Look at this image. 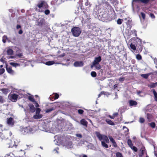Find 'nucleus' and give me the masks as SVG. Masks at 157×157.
Wrapping results in <instances>:
<instances>
[{
	"instance_id": "39",
	"label": "nucleus",
	"mask_w": 157,
	"mask_h": 157,
	"mask_svg": "<svg viewBox=\"0 0 157 157\" xmlns=\"http://www.w3.org/2000/svg\"><path fill=\"white\" fill-rule=\"evenodd\" d=\"M5 101L3 97L1 96H0V103H3Z\"/></svg>"
},
{
	"instance_id": "2",
	"label": "nucleus",
	"mask_w": 157,
	"mask_h": 157,
	"mask_svg": "<svg viewBox=\"0 0 157 157\" xmlns=\"http://www.w3.org/2000/svg\"><path fill=\"white\" fill-rule=\"evenodd\" d=\"M100 6L102 9L101 11L109 13L112 9V7L108 2L101 4Z\"/></svg>"
},
{
	"instance_id": "61",
	"label": "nucleus",
	"mask_w": 157,
	"mask_h": 157,
	"mask_svg": "<svg viewBox=\"0 0 157 157\" xmlns=\"http://www.w3.org/2000/svg\"><path fill=\"white\" fill-rule=\"evenodd\" d=\"M76 136L78 137L81 138L82 137V136L81 134H77Z\"/></svg>"
},
{
	"instance_id": "33",
	"label": "nucleus",
	"mask_w": 157,
	"mask_h": 157,
	"mask_svg": "<svg viewBox=\"0 0 157 157\" xmlns=\"http://www.w3.org/2000/svg\"><path fill=\"white\" fill-rule=\"evenodd\" d=\"M10 64L12 66L14 67H16L17 66H18L20 65L19 64L17 63H13V62H11L10 63Z\"/></svg>"
},
{
	"instance_id": "58",
	"label": "nucleus",
	"mask_w": 157,
	"mask_h": 157,
	"mask_svg": "<svg viewBox=\"0 0 157 157\" xmlns=\"http://www.w3.org/2000/svg\"><path fill=\"white\" fill-rule=\"evenodd\" d=\"M34 102L35 103V106L37 108H38V107H39V105L36 102V101H35V102Z\"/></svg>"
},
{
	"instance_id": "32",
	"label": "nucleus",
	"mask_w": 157,
	"mask_h": 157,
	"mask_svg": "<svg viewBox=\"0 0 157 157\" xmlns=\"http://www.w3.org/2000/svg\"><path fill=\"white\" fill-rule=\"evenodd\" d=\"M28 99L30 100V101L32 102H35V100L33 97L32 96H29L28 97Z\"/></svg>"
},
{
	"instance_id": "53",
	"label": "nucleus",
	"mask_w": 157,
	"mask_h": 157,
	"mask_svg": "<svg viewBox=\"0 0 157 157\" xmlns=\"http://www.w3.org/2000/svg\"><path fill=\"white\" fill-rule=\"evenodd\" d=\"M124 80V78L123 77H121L119 78V81L120 82L123 81Z\"/></svg>"
},
{
	"instance_id": "10",
	"label": "nucleus",
	"mask_w": 157,
	"mask_h": 157,
	"mask_svg": "<svg viewBox=\"0 0 157 157\" xmlns=\"http://www.w3.org/2000/svg\"><path fill=\"white\" fill-rule=\"evenodd\" d=\"M6 53L8 55H11L8 57V59H13L14 58V56H12L13 54V51L12 49L10 48L7 49L6 51Z\"/></svg>"
},
{
	"instance_id": "30",
	"label": "nucleus",
	"mask_w": 157,
	"mask_h": 157,
	"mask_svg": "<svg viewBox=\"0 0 157 157\" xmlns=\"http://www.w3.org/2000/svg\"><path fill=\"white\" fill-rule=\"evenodd\" d=\"M127 144L130 147L133 145L132 141L130 139L128 140Z\"/></svg>"
},
{
	"instance_id": "60",
	"label": "nucleus",
	"mask_w": 157,
	"mask_h": 157,
	"mask_svg": "<svg viewBox=\"0 0 157 157\" xmlns=\"http://www.w3.org/2000/svg\"><path fill=\"white\" fill-rule=\"evenodd\" d=\"M111 1V3L113 4H114L117 2V0H109Z\"/></svg>"
},
{
	"instance_id": "4",
	"label": "nucleus",
	"mask_w": 157,
	"mask_h": 157,
	"mask_svg": "<svg viewBox=\"0 0 157 157\" xmlns=\"http://www.w3.org/2000/svg\"><path fill=\"white\" fill-rule=\"evenodd\" d=\"M37 6L40 9L42 7H44L45 9H48L49 7L47 3L45 1L43 0L40 1L37 4Z\"/></svg>"
},
{
	"instance_id": "24",
	"label": "nucleus",
	"mask_w": 157,
	"mask_h": 157,
	"mask_svg": "<svg viewBox=\"0 0 157 157\" xmlns=\"http://www.w3.org/2000/svg\"><path fill=\"white\" fill-rule=\"evenodd\" d=\"M147 118L148 120L149 121H151L152 120L153 118V116L150 113H147Z\"/></svg>"
},
{
	"instance_id": "27",
	"label": "nucleus",
	"mask_w": 157,
	"mask_h": 157,
	"mask_svg": "<svg viewBox=\"0 0 157 157\" xmlns=\"http://www.w3.org/2000/svg\"><path fill=\"white\" fill-rule=\"evenodd\" d=\"M150 75V73H148L147 74H142L141 75V76L145 79H147L148 78V76Z\"/></svg>"
},
{
	"instance_id": "19",
	"label": "nucleus",
	"mask_w": 157,
	"mask_h": 157,
	"mask_svg": "<svg viewBox=\"0 0 157 157\" xmlns=\"http://www.w3.org/2000/svg\"><path fill=\"white\" fill-rule=\"evenodd\" d=\"M30 111L32 113H34L35 111V108L34 105L32 104H29Z\"/></svg>"
},
{
	"instance_id": "3",
	"label": "nucleus",
	"mask_w": 157,
	"mask_h": 157,
	"mask_svg": "<svg viewBox=\"0 0 157 157\" xmlns=\"http://www.w3.org/2000/svg\"><path fill=\"white\" fill-rule=\"evenodd\" d=\"M71 32L73 36L78 37L81 33V30L79 28L75 27L72 29Z\"/></svg>"
},
{
	"instance_id": "56",
	"label": "nucleus",
	"mask_w": 157,
	"mask_h": 157,
	"mask_svg": "<svg viewBox=\"0 0 157 157\" xmlns=\"http://www.w3.org/2000/svg\"><path fill=\"white\" fill-rule=\"evenodd\" d=\"M118 115V113H114L113 114V116L114 118H115L116 117H117Z\"/></svg>"
},
{
	"instance_id": "51",
	"label": "nucleus",
	"mask_w": 157,
	"mask_h": 157,
	"mask_svg": "<svg viewBox=\"0 0 157 157\" xmlns=\"http://www.w3.org/2000/svg\"><path fill=\"white\" fill-rule=\"evenodd\" d=\"M59 98V95L57 93H56L55 94L54 99L55 100H56V99H57Z\"/></svg>"
},
{
	"instance_id": "36",
	"label": "nucleus",
	"mask_w": 157,
	"mask_h": 157,
	"mask_svg": "<svg viewBox=\"0 0 157 157\" xmlns=\"http://www.w3.org/2000/svg\"><path fill=\"white\" fill-rule=\"evenodd\" d=\"M131 149L133 150L135 152H136L137 151L138 149L135 146H133V145L130 147Z\"/></svg>"
},
{
	"instance_id": "40",
	"label": "nucleus",
	"mask_w": 157,
	"mask_h": 157,
	"mask_svg": "<svg viewBox=\"0 0 157 157\" xmlns=\"http://www.w3.org/2000/svg\"><path fill=\"white\" fill-rule=\"evenodd\" d=\"M7 39V37L6 36H4L3 37L2 41L3 43H5L6 42V40Z\"/></svg>"
},
{
	"instance_id": "52",
	"label": "nucleus",
	"mask_w": 157,
	"mask_h": 157,
	"mask_svg": "<svg viewBox=\"0 0 157 157\" xmlns=\"http://www.w3.org/2000/svg\"><path fill=\"white\" fill-rule=\"evenodd\" d=\"M156 84L155 83H152L151 84L150 86V87L151 88H154L156 86Z\"/></svg>"
},
{
	"instance_id": "29",
	"label": "nucleus",
	"mask_w": 157,
	"mask_h": 157,
	"mask_svg": "<svg viewBox=\"0 0 157 157\" xmlns=\"http://www.w3.org/2000/svg\"><path fill=\"white\" fill-rule=\"evenodd\" d=\"M55 62L53 61H48L46 63V64L48 66L52 65Z\"/></svg>"
},
{
	"instance_id": "6",
	"label": "nucleus",
	"mask_w": 157,
	"mask_h": 157,
	"mask_svg": "<svg viewBox=\"0 0 157 157\" xmlns=\"http://www.w3.org/2000/svg\"><path fill=\"white\" fill-rule=\"evenodd\" d=\"M135 41L136 46L138 49L139 51L141 52L143 49V47L142 40L140 39H137Z\"/></svg>"
},
{
	"instance_id": "15",
	"label": "nucleus",
	"mask_w": 157,
	"mask_h": 157,
	"mask_svg": "<svg viewBox=\"0 0 157 157\" xmlns=\"http://www.w3.org/2000/svg\"><path fill=\"white\" fill-rule=\"evenodd\" d=\"M83 63L82 61H76L74 63V65L75 67H80L83 65Z\"/></svg>"
},
{
	"instance_id": "49",
	"label": "nucleus",
	"mask_w": 157,
	"mask_h": 157,
	"mask_svg": "<svg viewBox=\"0 0 157 157\" xmlns=\"http://www.w3.org/2000/svg\"><path fill=\"white\" fill-rule=\"evenodd\" d=\"M4 68H0V75L2 74L5 72Z\"/></svg>"
},
{
	"instance_id": "12",
	"label": "nucleus",
	"mask_w": 157,
	"mask_h": 157,
	"mask_svg": "<svg viewBox=\"0 0 157 157\" xmlns=\"http://www.w3.org/2000/svg\"><path fill=\"white\" fill-rule=\"evenodd\" d=\"M128 45H129V46H128V47L131 50L135 51L136 50V46L133 44L130 40L128 42Z\"/></svg>"
},
{
	"instance_id": "54",
	"label": "nucleus",
	"mask_w": 157,
	"mask_h": 157,
	"mask_svg": "<svg viewBox=\"0 0 157 157\" xmlns=\"http://www.w3.org/2000/svg\"><path fill=\"white\" fill-rule=\"evenodd\" d=\"M103 94H105V92L102 91L98 95V97H100L101 95H102Z\"/></svg>"
},
{
	"instance_id": "20",
	"label": "nucleus",
	"mask_w": 157,
	"mask_h": 157,
	"mask_svg": "<svg viewBox=\"0 0 157 157\" xmlns=\"http://www.w3.org/2000/svg\"><path fill=\"white\" fill-rule=\"evenodd\" d=\"M80 123L82 125L86 127L87 126L88 123L87 121L84 119H81L80 121Z\"/></svg>"
},
{
	"instance_id": "31",
	"label": "nucleus",
	"mask_w": 157,
	"mask_h": 157,
	"mask_svg": "<svg viewBox=\"0 0 157 157\" xmlns=\"http://www.w3.org/2000/svg\"><path fill=\"white\" fill-rule=\"evenodd\" d=\"M54 108L53 107L51 108L50 109H46L45 110V112L46 113H48L51 112V111L54 110Z\"/></svg>"
},
{
	"instance_id": "5",
	"label": "nucleus",
	"mask_w": 157,
	"mask_h": 157,
	"mask_svg": "<svg viewBox=\"0 0 157 157\" xmlns=\"http://www.w3.org/2000/svg\"><path fill=\"white\" fill-rule=\"evenodd\" d=\"M135 41L136 46L138 49L139 51L141 52L143 49V47L142 40L140 39H137Z\"/></svg>"
},
{
	"instance_id": "59",
	"label": "nucleus",
	"mask_w": 157,
	"mask_h": 157,
	"mask_svg": "<svg viewBox=\"0 0 157 157\" xmlns=\"http://www.w3.org/2000/svg\"><path fill=\"white\" fill-rule=\"evenodd\" d=\"M11 155H13V154L12 153H11H11H10L9 154H6V157H13L12 156H11Z\"/></svg>"
},
{
	"instance_id": "57",
	"label": "nucleus",
	"mask_w": 157,
	"mask_h": 157,
	"mask_svg": "<svg viewBox=\"0 0 157 157\" xmlns=\"http://www.w3.org/2000/svg\"><path fill=\"white\" fill-rule=\"evenodd\" d=\"M150 17L152 18H154L155 17L154 15L152 13H151L150 14Z\"/></svg>"
},
{
	"instance_id": "7",
	"label": "nucleus",
	"mask_w": 157,
	"mask_h": 157,
	"mask_svg": "<svg viewBox=\"0 0 157 157\" xmlns=\"http://www.w3.org/2000/svg\"><path fill=\"white\" fill-rule=\"evenodd\" d=\"M150 0H133L132 5L133 6L136 4H139L141 3L146 4L148 3Z\"/></svg>"
},
{
	"instance_id": "28",
	"label": "nucleus",
	"mask_w": 157,
	"mask_h": 157,
	"mask_svg": "<svg viewBox=\"0 0 157 157\" xmlns=\"http://www.w3.org/2000/svg\"><path fill=\"white\" fill-rule=\"evenodd\" d=\"M1 91L3 94H6L8 93V90L7 88H3L1 89Z\"/></svg>"
},
{
	"instance_id": "23",
	"label": "nucleus",
	"mask_w": 157,
	"mask_h": 157,
	"mask_svg": "<svg viewBox=\"0 0 157 157\" xmlns=\"http://www.w3.org/2000/svg\"><path fill=\"white\" fill-rule=\"evenodd\" d=\"M105 121L109 125L113 126L115 125L114 123L110 120L109 119H106L105 120Z\"/></svg>"
},
{
	"instance_id": "34",
	"label": "nucleus",
	"mask_w": 157,
	"mask_h": 157,
	"mask_svg": "<svg viewBox=\"0 0 157 157\" xmlns=\"http://www.w3.org/2000/svg\"><path fill=\"white\" fill-rule=\"evenodd\" d=\"M150 126L152 128H154L155 127V122H152L149 124Z\"/></svg>"
},
{
	"instance_id": "47",
	"label": "nucleus",
	"mask_w": 157,
	"mask_h": 157,
	"mask_svg": "<svg viewBox=\"0 0 157 157\" xmlns=\"http://www.w3.org/2000/svg\"><path fill=\"white\" fill-rule=\"evenodd\" d=\"M139 121L141 123H143L145 121V120H144V119L143 118L140 117V118Z\"/></svg>"
},
{
	"instance_id": "14",
	"label": "nucleus",
	"mask_w": 157,
	"mask_h": 157,
	"mask_svg": "<svg viewBox=\"0 0 157 157\" xmlns=\"http://www.w3.org/2000/svg\"><path fill=\"white\" fill-rule=\"evenodd\" d=\"M7 123L9 125H10L11 126H13L14 124L13 119L12 117L8 118L7 119Z\"/></svg>"
},
{
	"instance_id": "48",
	"label": "nucleus",
	"mask_w": 157,
	"mask_h": 157,
	"mask_svg": "<svg viewBox=\"0 0 157 157\" xmlns=\"http://www.w3.org/2000/svg\"><path fill=\"white\" fill-rule=\"evenodd\" d=\"M50 13V11L49 10H46L44 11V13L46 15H48Z\"/></svg>"
},
{
	"instance_id": "25",
	"label": "nucleus",
	"mask_w": 157,
	"mask_h": 157,
	"mask_svg": "<svg viewBox=\"0 0 157 157\" xmlns=\"http://www.w3.org/2000/svg\"><path fill=\"white\" fill-rule=\"evenodd\" d=\"M153 93L154 95V98L155 100L156 101H157V93L155 89L152 90Z\"/></svg>"
},
{
	"instance_id": "43",
	"label": "nucleus",
	"mask_w": 157,
	"mask_h": 157,
	"mask_svg": "<svg viewBox=\"0 0 157 157\" xmlns=\"http://www.w3.org/2000/svg\"><path fill=\"white\" fill-rule=\"evenodd\" d=\"M131 32L133 33L134 34V36H137V31L136 30H135V29L133 30H132V31Z\"/></svg>"
},
{
	"instance_id": "38",
	"label": "nucleus",
	"mask_w": 157,
	"mask_h": 157,
	"mask_svg": "<svg viewBox=\"0 0 157 157\" xmlns=\"http://www.w3.org/2000/svg\"><path fill=\"white\" fill-rule=\"evenodd\" d=\"M116 154L117 157H123L122 154L120 152H117Z\"/></svg>"
},
{
	"instance_id": "42",
	"label": "nucleus",
	"mask_w": 157,
	"mask_h": 157,
	"mask_svg": "<svg viewBox=\"0 0 157 157\" xmlns=\"http://www.w3.org/2000/svg\"><path fill=\"white\" fill-rule=\"evenodd\" d=\"M35 110L36 114H40L41 111V109L40 108H37L36 109H35Z\"/></svg>"
},
{
	"instance_id": "17",
	"label": "nucleus",
	"mask_w": 157,
	"mask_h": 157,
	"mask_svg": "<svg viewBox=\"0 0 157 157\" xmlns=\"http://www.w3.org/2000/svg\"><path fill=\"white\" fill-rule=\"evenodd\" d=\"M109 139L112 143L113 146L115 147H117V145L113 138L112 136H110L109 137Z\"/></svg>"
},
{
	"instance_id": "13",
	"label": "nucleus",
	"mask_w": 157,
	"mask_h": 157,
	"mask_svg": "<svg viewBox=\"0 0 157 157\" xmlns=\"http://www.w3.org/2000/svg\"><path fill=\"white\" fill-rule=\"evenodd\" d=\"M45 20L44 19L41 18L37 20V25L39 26H42L45 24Z\"/></svg>"
},
{
	"instance_id": "8",
	"label": "nucleus",
	"mask_w": 157,
	"mask_h": 157,
	"mask_svg": "<svg viewBox=\"0 0 157 157\" xmlns=\"http://www.w3.org/2000/svg\"><path fill=\"white\" fill-rule=\"evenodd\" d=\"M18 95L17 94H10L8 97L10 100L13 102H15L17 101Z\"/></svg>"
},
{
	"instance_id": "21",
	"label": "nucleus",
	"mask_w": 157,
	"mask_h": 157,
	"mask_svg": "<svg viewBox=\"0 0 157 157\" xmlns=\"http://www.w3.org/2000/svg\"><path fill=\"white\" fill-rule=\"evenodd\" d=\"M43 116L42 114H36L33 116V118L35 119H39L41 118Z\"/></svg>"
},
{
	"instance_id": "50",
	"label": "nucleus",
	"mask_w": 157,
	"mask_h": 157,
	"mask_svg": "<svg viewBox=\"0 0 157 157\" xmlns=\"http://www.w3.org/2000/svg\"><path fill=\"white\" fill-rule=\"evenodd\" d=\"M85 5L86 6H89V7H90L91 6V4L87 0L86 2L85 3Z\"/></svg>"
},
{
	"instance_id": "16",
	"label": "nucleus",
	"mask_w": 157,
	"mask_h": 157,
	"mask_svg": "<svg viewBox=\"0 0 157 157\" xmlns=\"http://www.w3.org/2000/svg\"><path fill=\"white\" fill-rule=\"evenodd\" d=\"M129 103V105L130 106H136L138 104L136 101L133 100H130Z\"/></svg>"
},
{
	"instance_id": "63",
	"label": "nucleus",
	"mask_w": 157,
	"mask_h": 157,
	"mask_svg": "<svg viewBox=\"0 0 157 157\" xmlns=\"http://www.w3.org/2000/svg\"><path fill=\"white\" fill-rule=\"evenodd\" d=\"M108 117L109 118H110L112 119H114V118L113 115V116H111L110 115H108Z\"/></svg>"
},
{
	"instance_id": "41",
	"label": "nucleus",
	"mask_w": 157,
	"mask_h": 157,
	"mask_svg": "<svg viewBox=\"0 0 157 157\" xmlns=\"http://www.w3.org/2000/svg\"><path fill=\"white\" fill-rule=\"evenodd\" d=\"M136 58L138 60L142 59V56L140 54H137L136 56Z\"/></svg>"
},
{
	"instance_id": "11",
	"label": "nucleus",
	"mask_w": 157,
	"mask_h": 157,
	"mask_svg": "<svg viewBox=\"0 0 157 157\" xmlns=\"http://www.w3.org/2000/svg\"><path fill=\"white\" fill-rule=\"evenodd\" d=\"M101 57L100 56L95 57L94 60L92 63V65L93 66H95L96 64H99V63L101 62Z\"/></svg>"
},
{
	"instance_id": "55",
	"label": "nucleus",
	"mask_w": 157,
	"mask_h": 157,
	"mask_svg": "<svg viewBox=\"0 0 157 157\" xmlns=\"http://www.w3.org/2000/svg\"><path fill=\"white\" fill-rule=\"evenodd\" d=\"M5 58H4L3 57H2L1 59H0V61L4 63L6 62V61L4 60Z\"/></svg>"
},
{
	"instance_id": "18",
	"label": "nucleus",
	"mask_w": 157,
	"mask_h": 157,
	"mask_svg": "<svg viewBox=\"0 0 157 157\" xmlns=\"http://www.w3.org/2000/svg\"><path fill=\"white\" fill-rule=\"evenodd\" d=\"M6 69L7 72L9 74L12 75H13L14 74V71L12 70L11 67H8L7 66L6 67Z\"/></svg>"
},
{
	"instance_id": "45",
	"label": "nucleus",
	"mask_w": 157,
	"mask_h": 157,
	"mask_svg": "<svg viewBox=\"0 0 157 157\" xmlns=\"http://www.w3.org/2000/svg\"><path fill=\"white\" fill-rule=\"evenodd\" d=\"M78 113L80 114H82L84 113V111L82 109H79L78 110Z\"/></svg>"
},
{
	"instance_id": "37",
	"label": "nucleus",
	"mask_w": 157,
	"mask_h": 157,
	"mask_svg": "<svg viewBox=\"0 0 157 157\" xmlns=\"http://www.w3.org/2000/svg\"><path fill=\"white\" fill-rule=\"evenodd\" d=\"M123 21L122 19L119 18L117 21V24L118 25H121L122 24V22Z\"/></svg>"
},
{
	"instance_id": "1",
	"label": "nucleus",
	"mask_w": 157,
	"mask_h": 157,
	"mask_svg": "<svg viewBox=\"0 0 157 157\" xmlns=\"http://www.w3.org/2000/svg\"><path fill=\"white\" fill-rule=\"evenodd\" d=\"M95 133L99 140L101 141L102 146L106 148H108V145L106 143H109V141L107 136L101 134L99 132H96Z\"/></svg>"
},
{
	"instance_id": "9",
	"label": "nucleus",
	"mask_w": 157,
	"mask_h": 157,
	"mask_svg": "<svg viewBox=\"0 0 157 157\" xmlns=\"http://www.w3.org/2000/svg\"><path fill=\"white\" fill-rule=\"evenodd\" d=\"M109 12L101 11L100 12V13L101 16V17L104 20H106L109 19Z\"/></svg>"
},
{
	"instance_id": "62",
	"label": "nucleus",
	"mask_w": 157,
	"mask_h": 157,
	"mask_svg": "<svg viewBox=\"0 0 157 157\" xmlns=\"http://www.w3.org/2000/svg\"><path fill=\"white\" fill-rule=\"evenodd\" d=\"M29 132H31L33 131L32 128L30 127L29 129H28Z\"/></svg>"
},
{
	"instance_id": "22",
	"label": "nucleus",
	"mask_w": 157,
	"mask_h": 157,
	"mask_svg": "<svg viewBox=\"0 0 157 157\" xmlns=\"http://www.w3.org/2000/svg\"><path fill=\"white\" fill-rule=\"evenodd\" d=\"M17 54L16 56L17 57H21L23 56V53L21 52V50L19 49L16 51Z\"/></svg>"
},
{
	"instance_id": "35",
	"label": "nucleus",
	"mask_w": 157,
	"mask_h": 157,
	"mask_svg": "<svg viewBox=\"0 0 157 157\" xmlns=\"http://www.w3.org/2000/svg\"><path fill=\"white\" fill-rule=\"evenodd\" d=\"M91 75L93 77H95L97 76L96 73L94 71H92L91 73Z\"/></svg>"
},
{
	"instance_id": "44",
	"label": "nucleus",
	"mask_w": 157,
	"mask_h": 157,
	"mask_svg": "<svg viewBox=\"0 0 157 157\" xmlns=\"http://www.w3.org/2000/svg\"><path fill=\"white\" fill-rule=\"evenodd\" d=\"M94 66L98 70H99L101 68V65L99 64H96Z\"/></svg>"
},
{
	"instance_id": "64",
	"label": "nucleus",
	"mask_w": 157,
	"mask_h": 157,
	"mask_svg": "<svg viewBox=\"0 0 157 157\" xmlns=\"http://www.w3.org/2000/svg\"><path fill=\"white\" fill-rule=\"evenodd\" d=\"M23 33V31L21 29H20L18 32V33L20 34H21Z\"/></svg>"
},
{
	"instance_id": "26",
	"label": "nucleus",
	"mask_w": 157,
	"mask_h": 157,
	"mask_svg": "<svg viewBox=\"0 0 157 157\" xmlns=\"http://www.w3.org/2000/svg\"><path fill=\"white\" fill-rule=\"evenodd\" d=\"M30 126H28L24 128V134H27L28 133H29V130L28 129H29Z\"/></svg>"
},
{
	"instance_id": "46",
	"label": "nucleus",
	"mask_w": 157,
	"mask_h": 157,
	"mask_svg": "<svg viewBox=\"0 0 157 157\" xmlns=\"http://www.w3.org/2000/svg\"><path fill=\"white\" fill-rule=\"evenodd\" d=\"M140 14L141 15V16L143 20H145V14L143 12H141Z\"/></svg>"
}]
</instances>
